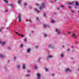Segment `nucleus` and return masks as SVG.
Returning <instances> with one entry per match:
<instances>
[{"label": "nucleus", "mask_w": 79, "mask_h": 79, "mask_svg": "<svg viewBox=\"0 0 79 79\" xmlns=\"http://www.w3.org/2000/svg\"><path fill=\"white\" fill-rule=\"evenodd\" d=\"M47 35H48L47 34H44V37H47Z\"/></svg>", "instance_id": "aec40b11"}, {"label": "nucleus", "mask_w": 79, "mask_h": 79, "mask_svg": "<svg viewBox=\"0 0 79 79\" xmlns=\"http://www.w3.org/2000/svg\"><path fill=\"white\" fill-rule=\"evenodd\" d=\"M36 6H39V5L38 4H36Z\"/></svg>", "instance_id": "4c0bfd02"}, {"label": "nucleus", "mask_w": 79, "mask_h": 79, "mask_svg": "<svg viewBox=\"0 0 79 79\" xmlns=\"http://www.w3.org/2000/svg\"><path fill=\"white\" fill-rule=\"evenodd\" d=\"M52 58V56L48 55V58Z\"/></svg>", "instance_id": "9b49d317"}, {"label": "nucleus", "mask_w": 79, "mask_h": 79, "mask_svg": "<svg viewBox=\"0 0 79 79\" xmlns=\"http://www.w3.org/2000/svg\"><path fill=\"white\" fill-rule=\"evenodd\" d=\"M57 0H55V2H57L58 1H57Z\"/></svg>", "instance_id": "72a5a7b5"}, {"label": "nucleus", "mask_w": 79, "mask_h": 79, "mask_svg": "<svg viewBox=\"0 0 79 79\" xmlns=\"http://www.w3.org/2000/svg\"><path fill=\"white\" fill-rule=\"evenodd\" d=\"M35 11H36L37 12V13H39L40 12V11H39V10H38V9H35Z\"/></svg>", "instance_id": "4468645a"}, {"label": "nucleus", "mask_w": 79, "mask_h": 79, "mask_svg": "<svg viewBox=\"0 0 79 79\" xmlns=\"http://www.w3.org/2000/svg\"><path fill=\"white\" fill-rule=\"evenodd\" d=\"M31 71H28V72H30Z\"/></svg>", "instance_id": "864d4df0"}, {"label": "nucleus", "mask_w": 79, "mask_h": 79, "mask_svg": "<svg viewBox=\"0 0 79 79\" xmlns=\"http://www.w3.org/2000/svg\"><path fill=\"white\" fill-rule=\"evenodd\" d=\"M69 8H70L71 7H69Z\"/></svg>", "instance_id": "3c124183"}, {"label": "nucleus", "mask_w": 79, "mask_h": 79, "mask_svg": "<svg viewBox=\"0 0 79 79\" xmlns=\"http://www.w3.org/2000/svg\"><path fill=\"white\" fill-rule=\"evenodd\" d=\"M24 6H27V3L26 2H25L24 4Z\"/></svg>", "instance_id": "a211bd4d"}, {"label": "nucleus", "mask_w": 79, "mask_h": 79, "mask_svg": "<svg viewBox=\"0 0 79 79\" xmlns=\"http://www.w3.org/2000/svg\"><path fill=\"white\" fill-rule=\"evenodd\" d=\"M17 68H19L20 67V65L18 64V65H17Z\"/></svg>", "instance_id": "412c9836"}, {"label": "nucleus", "mask_w": 79, "mask_h": 79, "mask_svg": "<svg viewBox=\"0 0 79 79\" xmlns=\"http://www.w3.org/2000/svg\"><path fill=\"white\" fill-rule=\"evenodd\" d=\"M56 13H54V15H56Z\"/></svg>", "instance_id": "49530a36"}, {"label": "nucleus", "mask_w": 79, "mask_h": 79, "mask_svg": "<svg viewBox=\"0 0 79 79\" xmlns=\"http://www.w3.org/2000/svg\"><path fill=\"white\" fill-rule=\"evenodd\" d=\"M36 19L38 22L40 21V19H39V17H36Z\"/></svg>", "instance_id": "7ed1b4c3"}, {"label": "nucleus", "mask_w": 79, "mask_h": 79, "mask_svg": "<svg viewBox=\"0 0 79 79\" xmlns=\"http://www.w3.org/2000/svg\"><path fill=\"white\" fill-rule=\"evenodd\" d=\"M77 5H79V3H78V2H76L75 6H77Z\"/></svg>", "instance_id": "dca6fc26"}, {"label": "nucleus", "mask_w": 79, "mask_h": 79, "mask_svg": "<svg viewBox=\"0 0 79 79\" xmlns=\"http://www.w3.org/2000/svg\"><path fill=\"white\" fill-rule=\"evenodd\" d=\"M70 33H71V32H69V34H70Z\"/></svg>", "instance_id": "a18cd8bd"}, {"label": "nucleus", "mask_w": 79, "mask_h": 79, "mask_svg": "<svg viewBox=\"0 0 79 79\" xmlns=\"http://www.w3.org/2000/svg\"><path fill=\"white\" fill-rule=\"evenodd\" d=\"M71 48H73H73H74V46L73 45L72 46Z\"/></svg>", "instance_id": "5701e85b"}, {"label": "nucleus", "mask_w": 79, "mask_h": 79, "mask_svg": "<svg viewBox=\"0 0 79 79\" xmlns=\"http://www.w3.org/2000/svg\"><path fill=\"white\" fill-rule=\"evenodd\" d=\"M54 75V73H52V76H53Z\"/></svg>", "instance_id": "37998d69"}, {"label": "nucleus", "mask_w": 79, "mask_h": 79, "mask_svg": "<svg viewBox=\"0 0 79 79\" xmlns=\"http://www.w3.org/2000/svg\"><path fill=\"white\" fill-rule=\"evenodd\" d=\"M50 22L51 23H55V20H52Z\"/></svg>", "instance_id": "f8f14e48"}, {"label": "nucleus", "mask_w": 79, "mask_h": 79, "mask_svg": "<svg viewBox=\"0 0 79 79\" xmlns=\"http://www.w3.org/2000/svg\"><path fill=\"white\" fill-rule=\"evenodd\" d=\"M60 58H62V57H63V53H61V54L60 55Z\"/></svg>", "instance_id": "f3484780"}, {"label": "nucleus", "mask_w": 79, "mask_h": 79, "mask_svg": "<svg viewBox=\"0 0 79 79\" xmlns=\"http://www.w3.org/2000/svg\"><path fill=\"white\" fill-rule=\"evenodd\" d=\"M78 70L79 71V68H78Z\"/></svg>", "instance_id": "de8ad7c7"}, {"label": "nucleus", "mask_w": 79, "mask_h": 79, "mask_svg": "<svg viewBox=\"0 0 79 79\" xmlns=\"http://www.w3.org/2000/svg\"><path fill=\"white\" fill-rule=\"evenodd\" d=\"M78 13H79V11H78Z\"/></svg>", "instance_id": "603ef678"}, {"label": "nucleus", "mask_w": 79, "mask_h": 79, "mask_svg": "<svg viewBox=\"0 0 79 79\" xmlns=\"http://www.w3.org/2000/svg\"><path fill=\"white\" fill-rule=\"evenodd\" d=\"M38 47V46H36V48H37Z\"/></svg>", "instance_id": "c03bdc74"}, {"label": "nucleus", "mask_w": 79, "mask_h": 79, "mask_svg": "<svg viewBox=\"0 0 79 79\" xmlns=\"http://www.w3.org/2000/svg\"><path fill=\"white\" fill-rule=\"evenodd\" d=\"M30 23H31V19H30V20H29Z\"/></svg>", "instance_id": "473e14b6"}, {"label": "nucleus", "mask_w": 79, "mask_h": 79, "mask_svg": "<svg viewBox=\"0 0 79 79\" xmlns=\"http://www.w3.org/2000/svg\"><path fill=\"white\" fill-rule=\"evenodd\" d=\"M50 47L52 48H55V47L53 45L51 46Z\"/></svg>", "instance_id": "ddd939ff"}, {"label": "nucleus", "mask_w": 79, "mask_h": 79, "mask_svg": "<svg viewBox=\"0 0 79 79\" xmlns=\"http://www.w3.org/2000/svg\"><path fill=\"white\" fill-rule=\"evenodd\" d=\"M29 8H31V7H29Z\"/></svg>", "instance_id": "6e6d98bb"}, {"label": "nucleus", "mask_w": 79, "mask_h": 79, "mask_svg": "<svg viewBox=\"0 0 79 79\" xmlns=\"http://www.w3.org/2000/svg\"><path fill=\"white\" fill-rule=\"evenodd\" d=\"M31 8H32V7H31Z\"/></svg>", "instance_id": "5fc2aeb1"}, {"label": "nucleus", "mask_w": 79, "mask_h": 79, "mask_svg": "<svg viewBox=\"0 0 79 79\" xmlns=\"http://www.w3.org/2000/svg\"><path fill=\"white\" fill-rule=\"evenodd\" d=\"M59 9H60V7L57 8V10H59Z\"/></svg>", "instance_id": "79ce46f5"}, {"label": "nucleus", "mask_w": 79, "mask_h": 79, "mask_svg": "<svg viewBox=\"0 0 79 79\" xmlns=\"http://www.w3.org/2000/svg\"><path fill=\"white\" fill-rule=\"evenodd\" d=\"M37 78L38 79H40V74H37Z\"/></svg>", "instance_id": "423d86ee"}, {"label": "nucleus", "mask_w": 79, "mask_h": 79, "mask_svg": "<svg viewBox=\"0 0 79 79\" xmlns=\"http://www.w3.org/2000/svg\"><path fill=\"white\" fill-rule=\"evenodd\" d=\"M2 46H4L5 44H6V42L5 41H3L2 43Z\"/></svg>", "instance_id": "1a4fd4ad"}, {"label": "nucleus", "mask_w": 79, "mask_h": 79, "mask_svg": "<svg viewBox=\"0 0 79 79\" xmlns=\"http://www.w3.org/2000/svg\"><path fill=\"white\" fill-rule=\"evenodd\" d=\"M10 7H11V8H13V5H11L10 6Z\"/></svg>", "instance_id": "bb28decb"}, {"label": "nucleus", "mask_w": 79, "mask_h": 79, "mask_svg": "<svg viewBox=\"0 0 79 79\" xmlns=\"http://www.w3.org/2000/svg\"><path fill=\"white\" fill-rule=\"evenodd\" d=\"M62 47H63V48H64V46L63 45L62 46Z\"/></svg>", "instance_id": "a19ab883"}, {"label": "nucleus", "mask_w": 79, "mask_h": 79, "mask_svg": "<svg viewBox=\"0 0 79 79\" xmlns=\"http://www.w3.org/2000/svg\"><path fill=\"white\" fill-rule=\"evenodd\" d=\"M46 71H48V69L47 68H45Z\"/></svg>", "instance_id": "ea45409f"}, {"label": "nucleus", "mask_w": 79, "mask_h": 79, "mask_svg": "<svg viewBox=\"0 0 79 79\" xmlns=\"http://www.w3.org/2000/svg\"><path fill=\"white\" fill-rule=\"evenodd\" d=\"M45 6V4L43 3L41 5L40 7L39 8V9H40V10H41V9H42V8H44V6Z\"/></svg>", "instance_id": "f257e3e1"}, {"label": "nucleus", "mask_w": 79, "mask_h": 79, "mask_svg": "<svg viewBox=\"0 0 79 79\" xmlns=\"http://www.w3.org/2000/svg\"><path fill=\"white\" fill-rule=\"evenodd\" d=\"M69 5H72V4H73V3L72 2H69Z\"/></svg>", "instance_id": "a878e982"}, {"label": "nucleus", "mask_w": 79, "mask_h": 79, "mask_svg": "<svg viewBox=\"0 0 79 79\" xmlns=\"http://www.w3.org/2000/svg\"><path fill=\"white\" fill-rule=\"evenodd\" d=\"M76 42V44H77V43H78V42Z\"/></svg>", "instance_id": "09e8293b"}, {"label": "nucleus", "mask_w": 79, "mask_h": 79, "mask_svg": "<svg viewBox=\"0 0 79 79\" xmlns=\"http://www.w3.org/2000/svg\"><path fill=\"white\" fill-rule=\"evenodd\" d=\"M17 2L19 5H21V0H19L17 1Z\"/></svg>", "instance_id": "0eeeda50"}, {"label": "nucleus", "mask_w": 79, "mask_h": 79, "mask_svg": "<svg viewBox=\"0 0 79 79\" xmlns=\"http://www.w3.org/2000/svg\"><path fill=\"white\" fill-rule=\"evenodd\" d=\"M61 6L62 8H64V6L61 5Z\"/></svg>", "instance_id": "7c9ffc66"}, {"label": "nucleus", "mask_w": 79, "mask_h": 79, "mask_svg": "<svg viewBox=\"0 0 79 79\" xmlns=\"http://www.w3.org/2000/svg\"><path fill=\"white\" fill-rule=\"evenodd\" d=\"M24 40L25 42H26V41H27L26 39H24Z\"/></svg>", "instance_id": "f704fd0d"}, {"label": "nucleus", "mask_w": 79, "mask_h": 79, "mask_svg": "<svg viewBox=\"0 0 79 79\" xmlns=\"http://www.w3.org/2000/svg\"><path fill=\"white\" fill-rule=\"evenodd\" d=\"M43 14H44L45 17L46 16V15H45V13H44Z\"/></svg>", "instance_id": "2f4dec72"}, {"label": "nucleus", "mask_w": 79, "mask_h": 79, "mask_svg": "<svg viewBox=\"0 0 79 79\" xmlns=\"http://www.w3.org/2000/svg\"><path fill=\"white\" fill-rule=\"evenodd\" d=\"M30 50H31V49H29L27 50V52H30Z\"/></svg>", "instance_id": "b1692460"}, {"label": "nucleus", "mask_w": 79, "mask_h": 79, "mask_svg": "<svg viewBox=\"0 0 79 79\" xmlns=\"http://www.w3.org/2000/svg\"><path fill=\"white\" fill-rule=\"evenodd\" d=\"M2 31V30L1 29H0V31Z\"/></svg>", "instance_id": "8fccbe9b"}, {"label": "nucleus", "mask_w": 79, "mask_h": 79, "mask_svg": "<svg viewBox=\"0 0 79 79\" xmlns=\"http://www.w3.org/2000/svg\"><path fill=\"white\" fill-rule=\"evenodd\" d=\"M66 71H69V72H71V70L69 68H67L66 69Z\"/></svg>", "instance_id": "39448f33"}, {"label": "nucleus", "mask_w": 79, "mask_h": 79, "mask_svg": "<svg viewBox=\"0 0 79 79\" xmlns=\"http://www.w3.org/2000/svg\"><path fill=\"white\" fill-rule=\"evenodd\" d=\"M43 26L44 28H45V27H48V25L44 24Z\"/></svg>", "instance_id": "20e7f679"}, {"label": "nucleus", "mask_w": 79, "mask_h": 79, "mask_svg": "<svg viewBox=\"0 0 79 79\" xmlns=\"http://www.w3.org/2000/svg\"><path fill=\"white\" fill-rule=\"evenodd\" d=\"M37 67L36 66H35L34 67V69H37Z\"/></svg>", "instance_id": "c85d7f7f"}, {"label": "nucleus", "mask_w": 79, "mask_h": 79, "mask_svg": "<svg viewBox=\"0 0 79 79\" xmlns=\"http://www.w3.org/2000/svg\"><path fill=\"white\" fill-rule=\"evenodd\" d=\"M67 52H69V51H70V49H68L67 50Z\"/></svg>", "instance_id": "393cba45"}, {"label": "nucleus", "mask_w": 79, "mask_h": 79, "mask_svg": "<svg viewBox=\"0 0 79 79\" xmlns=\"http://www.w3.org/2000/svg\"><path fill=\"white\" fill-rule=\"evenodd\" d=\"M56 32H58V29H56Z\"/></svg>", "instance_id": "c9c22d12"}, {"label": "nucleus", "mask_w": 79, "mask_h": 79, "mask_svg": "<svg viewBox=\"0 0 79 79\" xmlns=\"http://www.w3.org/2000/svg\"><path fill=\"white\" fill-rule=\"evenodd\" d=\"M23 44H21V45H20V47H23Z\"/></svg>", "instance_id": "cd10ccee"}, {"label": "nucleus", "mask_w": 79, "mask_h": 79, "mask_svg": "<svg viewBox=\"0 0 79 79\" xmlns=\"http://www.w3.org/2000/svg\"><path fill=\"white\" fill-rule=\"evenodd\" d=\"M73 37H74V38H76V34H73Z\"/></svg>", "instance_id": "9d476101"}, {"label": "nucleus", "mask_w": 79, "mask_h": 79, "mask_svg": "<svg viewBox=\"0 0 79 79\" xmlns=\"http://www.w3.org/2000/svg\"><path fill=\"white\" fill-rule=\"evenodd\" d=\"M23 69H24V68H26V65L25 64H24L23 65Z\"/></svg>", "instance_id": "2eb2a0df"}, {"label": "nucleus", "mask_w": 79, "mask_h": 79, "mask_svg": "<svg viewBox=\"0 0 79 79\" xmlns=\"http://www.w3.org/2000/svg\"><path fill=\"white\" fill-rule=\"evenodd\" d=\"M0 57H1V58H5V56L3 55H0Z\"/></svg>", "instance_id": "6e6552de"}, {"label": "nucleus", "mask_w": 79, "mask_h": 79, "mask_svg": "<svg viewBox=\"0 0 79 79\" xmlns=\"http://www.w3.org/2000/svg\"><path fill=\"white\" fill-rule=\"evenodd\" d=\"M15 33H16V34H18V35H19V36H21V35L19 34L18 32H15Z\"/></svg>", "instance_id": "6ab92c4d"}, {"label": "nucleus", "mask_w": 79, "mask_h": 79, "mask_svg": "<svg viewBox=\"0 0 79 79\" xmlns=\"http://www.w3.org/2000/svg\"><path fill=\"white\" fill-rule=\"evenodd\" d=\"M0 44H2V41L0 40Z\"/></svg>", "instance_id": "58836bf2"}, {"label": "nucleus", "mask_w": 79, "mask_h": 79, "mask_svg": "<svg viewBox=\"0 0 79 79\" xmlns=\"http://www.w3.org/2000/svg\"><path fill=\"white\" fill-rule=\"evenodd\" d=\"M4 1H5V3H8V2L6 0H4Z\"/></svg>", "instance_id": "4be33fe9"}, {"label": "nucleus", "mask_w": 79, "mask_h": 79, "mask_svg": "<svg viewBox=\"0 0 79 79\" xmlns=\"http://www.w3.org/2000/svg\"><path fill=\"white\" fill-rule=\"evenodd\" d=\"M18 17L19 18L18 20L19 21H22V20L21 19V15L20 14H19Z\"/></svg>", "instance_id": "f03ea898"}, {"label": "nucleus", "mask_w": 79, "mask_h": 79, "mask_svg": "<svg viewBox=\"0 0 79 79\" xmlns=\"http://www.w3.org/2000/svg\"><path fill=\"white\" fill-rule=\"evenodd\" d=\"M26 76H30V75L29 74H28L27 75H26Z\"/></svg>", "instance_id": "c756f323"}, {"label": "nucleus", "mask_w": 79, "mask_h": 79, "mask_svg": "<svg viewBox=\"0 0 79 79\" xmlns=\"http://www.w3.org/2000/svg\"><path fill=\"white\" fill-rule=\"evenodd\" d=\"M21 36H22V37H24V35H21Z\"/></svg>", "instance_id": "e433bc0d"}]
</instances>
